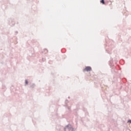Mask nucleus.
Returning a JSON list of instances; mask_svg holds the SVG:
<instances>
[{
    "instance_id": "7ed1b4c3",
    "label": "nucleus",
    "mask_w": 131,
    "mask_h": 131,
    "mask_svg": "<svg viewBox=\"0 0 131 131\" xmlns=\"http://www.w3.org/2000/svg\"><path fill=\"white\" fill-rule=\"evenodd\" d=\"M25 83L26 84H28V81H27V80L25 81Z\"/></svg>"
},
{
    "instance_id": "f03ea898",
    "label": "nucleus",
    "mask_w": 131,
    "mask_h": 131,
    "mask_svg": "<svg viewBox=\"0 0 131 131\" xmlns=\"http://www.w3.org/2000/svg\"><path fill=\"white\" fill-rule=\"evenodd\" d=\"M100 2L101 3V4H103V5H105V2L104 1V0H101Z\"/></svg>"
},
{
    "instance_id": "f257e3e1",
    "label": "nucleus",
    "mask_w": 131,
    "mask_h": 131,
    "mask_svg": "<svg viewBox=\"0 0 131 131\" xmlns=\"http://www.w3.org/2000/svg\"><path fill=\"white\" fill-rule=\"evenodd\" d=\"M83 71L84 72L85 71L89 72V71H92V68L91 67H86Z\"/></svg>"
},
{
    "instance_id": "20e7f679",
    "label": "nucleus",
    "mask_w": 131,
    "mask_h": 131,
    "mask_svg": "<svg viewBox=\"0 0 131 131\" xmlns=\"http://www.w3.org/2000/svg\"><path fill=\"white\" fill-rule=\"evenodd\" d=\"M128 122H129V123H131V120H129L128 121Z\"/></svg>"
}]
</instances>
